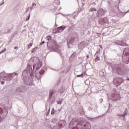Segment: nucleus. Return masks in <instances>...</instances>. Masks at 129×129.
<instances>
[{
	"instance_id": "f3484780",
	"label": "nucleus",
	"mask_w": 129,
	"mask_h": 129,
	"mask_svg": "<svg viewBox=\"0 0 129 129\" xmlns=\"http://www.w3.org/2000/svg\"><path fill=\"white\" fill-rule=\"evenodd\" d=\"M33 7H36V4L34 3L32 4Z\"/></svg>"
},
{
	"instance_id": "c85d7f7f",
	"label": "nucleus",
	"mask_w": 129,
	"mask_h": 129,
	"mask_svg": "<svg viewBox=\"0 0 129 129\" xmlns=\"http://www.w3.org/2000/svg\"><path fill=\"white\" fill-rule=\"evenodd\" d=\"M32 52H34V49H32Z\"/></svg>"
},
{
	"instance_id": "393cba45",
	"label": "nucleus",
	"mask_w": 129,
	"mask_h": 129,
	"mask_svg": "<svg viewBox=\"0 0 129 129\" xmlns=\"http://www.w3.org/2000/svg\"><path fill=\"white\" fill-rule=\"evenodd\" d=\"M129 12V10L128 11H127L125 13V14H127V13Z\"/></svg>"
},
{
	"instance_id": "a211bd4d",
	"label": "nucleus",
	"mask_w": 129,
	"mask_h": 129,
	"mask_svg": "<svg viewBox=\"0 0 129 129\" xmlns=\"http://www.w3.org/2000/svg\"><path fill=\"white\" fill-rule=\"evenodd\" d=\"M55 114V113L54 112V111H51V114Z\"/></svg>"
},
{
	"instance_id": "bb28decb",
	"label": "nucleus",
	"mask_w": 129,
	"mask_h": 129,
	"mask_svg": "<svg viewBox=\"0 0 129 129\" xmlns=\"http://www.w3.org/2000/svg\"><path fill=\"white\" fill-rule=\"evenodd\" d=\"M4 74H5V73H2L1 75H4Z\"/></svg>"
},
{
	"instance_id": "7c9ffc66",
	"label": "nucleus",
	"mask_w": 129,
	"mask_h": 129,
	"mask_svg": "<svg viewBox=\"0 0 129 129\" xmlns=\"http://www.w3.org/2000/svg\"><path fill=\"white\" fill-rule=\"evenodd\" d=\"M81 76H83V74H82Z\"/></svg>"
},
{
	"instance_id": "9d476101",
	"label": "nucleus",
	"mask_w": 129,
	"mask_h": 129,
	"mask_svg": "<svg viewBox=\"0 0 129 129\" xmlns=\"http://www.w3.org/2000/svg\"><path fill=\"white\" fill-rule=\"evenodd\" d=\"M100 60V57L99 56H97V57L95 59V62H98V61Z\"/></svg>"
},
{
	"instance_id": "0eeeda50",
	"label": "nucleus",
	"mask_w": 129,
	"mask_h": 129,
	"mask_svg": "<svg viewBox=\"0 0 129 129\" xmlns=\"http://www.w3.org/2000/svg\"><path fill=\"white\" fill-rule=\"evenodd\" d=\"M104 11L102 9H100L98 11L99 16H104Z\"/></svg>"
},
{
	"instance_id": "cd10ccee",
	"label": "nucleus",
	"mask_w": 129,
	"mask_h": 129,
	"mask_svg": "<svg viewBox=\"0 0 129 129\" xmlns=\"http://www.w3.org/2000/svg\"><path fill=\"white\" fill-rule=\"evenodd\" d=\"M80 76H81V75H78V77H80Z\"/></svg>"
},
{
	"instance_id": "2eb2a0df",
	"label": "nucleus",
	"mask_w": 129,
	"mask_h": 129,
	"mask_svg": "<svg viewBox=\"0 0 129 129\" xmlns=\"http://www.w3.org/2000/svg\"><path fill=\"white\" fill-rule=\"evenodd\" d=\"M39 64L40 66H38V67L39 68H41V67H42V62H39Z\"/></svg>"
},
{
	"instance_id": "2f4dec72",
	"label": "nucleus",
	"mask_w": 129,
	"mask_h": 129,
	"mask_svg": "<svg viewBox=\"0 0 129 129\" xmlns=\"http://www.w3.org/2000/svg\"><path fill=\"white\" fill-rule=\"evenodd\" d=\"M123 116H125V115H123Z\"/></svg>"
},
{
	"instance_id": "20e7f679",
	"label": "nucleus",
	"mask_w": 129,
	"mask_h": 129,
	"mask_svg": "<svg viewBox=\"0 0 129 129\" xmlns=\"http://www.w3.org/2000/svg\"><path fill=\"white\" fill-rule=\"evenodd\" d=\"M72 129H87L86 124L82 126L81 124H78L76 126H74Z\"/></svg>"
},
{
	"instance_id": "f03ea898",
	"label": "nucleus",
	"mask_w": 129,
	"mask_h": 129,
	"mask_svg": "<svg viewBox=\"0 0 129 129\" xmlns=\"http://www.w3.org/2000/svg\"><path fill=\"white\" fill-rule=\"evenodd\" d=\"M47 47L50 49H56L57 48V43L54 40H52L51 41H48L47 42Z\"/></svg>"
},
{
	"instance_id": "423d86ee",
	"label": "nucleus",
	"mask_w": 129,
	"mask_h": 129,
	"mask_svg": "<svg viewBox=\"0 0 129 129\" xmlns=\"http://www.w3.org/2000/svg\"><path fill=\"white\" fill-rule=\"evenodd\" d=\"M55 93V90H50L49 91V98H52V96H53V94Z\"/></svg>"
},
{
	"instance_id": "7ed1b4c3",
	"label": "nucleus",
	"mask_w": 129,
	"mask_h": 129,
	"mask_svg": "<svg viewBox=\"0 0 129 129\" xmlns=\"http://www.w3.org/2000/svg\"><path fill=\"white\" fill-rule=\"evenodd\" d=\"M114 83L116 86H118V85H120V84L122 83V79L118 78L116 80H114Z\"/></svg>"
},
{
	"instance_id": "f257e3e1",
	"label": "nucleus",
	"mask_w": 129,
	"mask_h": 129,
	"mask_svg": "<svg viewBox=\"0 0 129 129\" xmlns=\"http://www.w3.org/2000/svg\"><path fill=\"white\" fill-rule=\"evenodd\" d=\"M122 61L126 64L129 62V48H126L124 50V54L122 56Z\"/></svg>"
},
{
	"instance_id": "473e14b6",
	"label": "nucleus",
	"mask_w": 129,
	"mask_h": 129,
	"mask_svg": "<svg viewBox=\"0 0 129 129\" xmlns=\"http://www.w3.org/2000/svg\"><path fill=\"white\" fill-rule=\"evenodd\" d=\"M4 3H3L2 4V5H4Z\"/></svg>"
},
{
	"instance_id": "f8f14e48",
	"label": "nucleus",
	"mask_w": 129,
	"mask_h": 129,
	"mask_svg": "<svg viewBox=\"0 0 129 129\" xmlns=\"http://www.w3.org/2000/svg\"><path fill=\"white\" fill-rule=\"evenodd\" d=\"M46 38L48 41H50V40L52 39V37H51L50 36H47Z\"/></svg>"
},
{
	"instance_id": "6e6552de",
	"label": "nucleus",
	"mask_w": 129,
	"mask_h": 129,
	"mask_svg": "<svg viewBox=\"0 0 129 129\" xmlns=\"http://www.w3.org/2000/svg\"><path fill=\"white\" fill-rule=\"evenodd\" d=\"M65 87H61L58 90V92H60V93H63L65 91Z\"/></svg>"
},
{
	"instance_id": "72a5a7b5",
	"label": "nucleus",
	"mask_w": 129,
	"mask_h": 129,
	"mask_svg": "<svg viewBox=\"0 0 129 129\" xmlns=\"http://www.w3.org/2000/svg\"><path fill=\"white\" fill-rule=\"evenodd\" d=\"M128 81H129V79H128Z\"/></svg>"
},
{
	"instance_id": "dca6fc26",
	"label": "nucleus",
	"mask_w": 129,
	"mask_h": 129,
	"mask_svg": "<svg viewBox=\"0 0 129 129\" xmlns=\"http://www.w3.org/2000/svg\"><path fill=\"white\" fill-rule=\"evenodd\" d=\"M4 112V111L3 110V109L0 108V113H3Z\"/></svg>"
},
{
	"instance_id": "4468645a",
	"label": "nucleus",
	"mask_w": 129,
	"mask_h": 129,
	"mask_svg": "<svg viewBox=\"0 0 129 129\" xmlns=\"http://www.w3.org/2000/svg\"><path fill=\"white\" fill-rule=\"evenodd\" d=\"M32 46H33V44L31 43H29L28 45V48H31V47H32Z\"/></svg>"
},
{
	"instance_id": "c756f323",
	"label": "nucleus",
	"mask_w": 129,
	"mask_h": 129,
	"mask_svg": "<svg viewBox=\"0 0 129 129\" xmlns=\"http://www.w3.org/2000/svg\"><path fill=\"white\" fill-rule=\"evenodd\" d=\"M125 114H126V115H127V113H126Z\"/></svg>"
},
{
	"instance_id": "39448f33",
	"label": "nucleus",
	"mask_w": 129,
	"mask_h": 129,
	"mask_svg": "<svg viewBox=\"0 0 129 129\" xmlns=\"http://www.w3.org/2000/svg\"><path fill=\"white\" fill-rule=\"evenodd\" d=\"M120 99V95L119 94H116L114 95V101H117V100H119Z\"/></svg>"
},
{
	"instance_id": "9b49d317",
	"label": "nucleus",
	"mask_w": 129,
	"mask_h": 129,
	"mask_svg": "<svg viewBox=\"0 0 129 129\" xmlns=\"http://www.w3.org/2000/svg\"><path fill=\"white\" fill-rule=\"evenodd\" d=\"M116 71L117 73H118V74H120V73L119 72V71H120V69L119 68H117L116 69Z\"/></svg>"
},
{
	"instance_id": "5701e85b",
	"label": "nucleus",
	"mask_w": 129,
	"mask_h": 129,
	"mask_svg": "<svg viewBox=\"0 0 129 129\" xmlns=\"http://www.w3.org/2000/svg\"><path fill=\"white\" fill-rule=\"evenodd\" d=\"M30 19V15H29V17L28 18V19H26L27 21H29V19Z\"/></svg>"
},
{
	"instance_id": "ddd939ff",
	"label": "nucleus",
	"mask_w": 129,
	"mask_h": 129,
	"mask_svg": "<svg viewBox=\"0 0 129 129\" xmlns=\"http://www.w3.org/2000/svg\"><path fill=\"white\" fill-rule=\"evenodd\" d=\"M6 51H7V49L6 48L4 49L3 50H2L1 52L0 53L2 54V53H4V52H6Z\"/></svg>"
},
{
	"instance_id": "4be33fe9",
	"label": "nucleus",
	"mask_w": 129,
	"mask_h": 129,
	"mask_svg": "<svg viewBox=\"0 0 129 129\" xmlns=\"http://www.w3.org/2000/svg\"><path fill=\"white\" fill-rule=\"evenodd\" d=\"M69 127H71V123H70L69 124Z\"/></svg>"
},
{
	"instance_id": "412c9836",
	"label": "nucleus",
	"mask_w": 129,
	"mask_h": 129,
	"mask_svg": "<svg viewBox=\"0 0 129 129\" xmlns=\"http://www.w3.org/2000/svg\"><path fill=\"white\" fill-rule=\"evenodd\" d=\"M1 83H2V84H5V82H4V81H2V82H1Z\"/></svg>"
},
{
	"instance_id": "b1692460",
	"label": "nucleus",
	"mask_w": 129,
	"mask_h": 129,
	"mask_svg": "<svg viewBox=\"0 0 129 129\" xmlns=\"http://www.w3.org/2000/svg\"><path fill=\"white\" fill-rule=\"evenodd\" d=\"M87 59L89 58V55H87Z\"/></svg>"
},
{
	"instance_id": "aec40b11",
	"label": "nucleus",
	"mask_w": 129,
	"mask_h": 129,
	"mask_svg": "<svg viewBox=\"0 0 129 129\" xmlns=\"http://www.w3.org/2000/svg\"><path fill=\"white\" fill-rule=\"evenodd\" d=\"M99 47H100V48H101V49H102V45H99Z\"/></svg>"
},
{
	"instance_id": "a878e982",
	"label": "nucleus",
	"mask_w": 129,
	"mask_h": 129,
	"mask_svg": "<svg viewBox=\"0 0 129 129\" xmlns=\"http://www.w3.org/2000/svg\"><path fill=\"white\" fill-rule=\"evenodd\" d=\"M14 49H17V46H15V47H14Z\"/></svg>"
},
{
	"instance_id": "1a4fd4ad",
	"label": "nucleus",
	"mask_w": 129,
	"mask_h": 129,
	"mask_svg": "<svg viewBox=\"0 0 129 129\" xmlns=\"http://www.w3.org/2000/svg\"><path fill=\"white\" fill-rule=\"evenodd\" d=\"M64 29H65V28L61 26V27L57 28V30L58 32H63V31L64 30Z\"/></svg>"
},
{
	"instance_id": "6ab92c4d",
	"label": "nucleus",
	"mask_w": 129,
	"mask_h": 129,
	"mask_svg": "<svg viewBox=\"0 0 129 129\" xmlns=\"http://www.w3.org/2000/svg\"><path fill=\"white\" fill-rule=\"evenodd\" d=\"M45 43V41H42V42L41 43V45H43V44Z\"/></svg>"
}]
</instances>
